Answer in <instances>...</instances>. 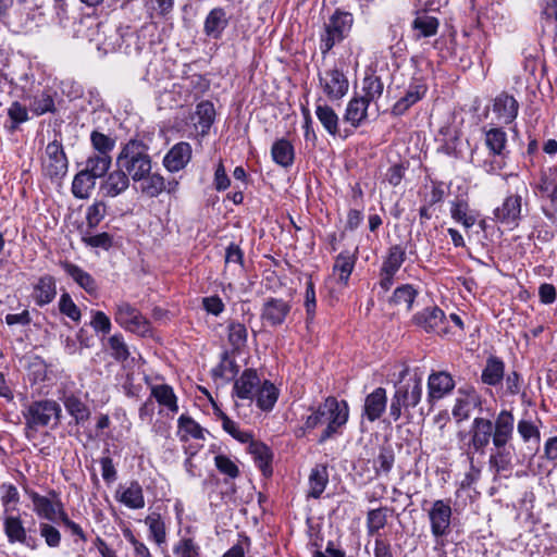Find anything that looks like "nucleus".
Here are the masks:
<instances>
[{
	"instance_id": "c756f323",
	"label": "nucleus",
	"mask_w": 557,
	"mask_h": 557,
	"mask_svg": "<svg viewBox=\"0 0 557 557\" xmlns=\"http://www.w3.org/2000/svg\"><path fill=\"white\" fill-rule=\"evenodd\" d=\"M387 396L386 389L376 387L364 399L363 412L367 419L371 422L380 419L386 409Z\"/></svg>"
},
{
	"instance_id": "de8ad7c7",
	"label": "nucleus",
	"mask_w": 557,
	"mask_h": 557,
	"mask_svg": "<svg viewBox=\"0 0 557 557\" xmlns=\"http://www.w3.org/2000/svg\"><path fill=\"white\" fill-rule=\"evenodd\" d=\"M29 108L37 116L54 112L55 106L51 90L45 89L35 95L29 102Z\"/></svg>"
},
{
	"instance_id": "b1692460",
	"label": "nucleus",
	"mask_w": 557,
	"mask_h": 557,
	"mask_svg": "<svg viewBox=\"0 0 557 557\" xmlns=\"http://www.w3.org/2000/svg\"><path fill=\"white\" fill-rule=\"evenodd\" d=\"M215 110L212 102L205 100L196 106V110L190 116L197 134L205 136L208 134L214 122Z\"/></svg>"
},
{
	"instance_id": "0e129e2a",
	"label": "nucleus",
	"mask_w": 557,
	"mask_h": 557,
	"mask_svg": "<svg viewBox=\"0 0 557 557\" xmlns=\"http://www.w3.org/2000/svg\"><path fill=\"white\" fill-rule=\"evenodd\" d=\"M107 214V205L103 201H96L87 208L86 222L88 228L97 227Z\"/></svg>"
},
{
	"instance_id": "a18cd8bd",
	"label": "nucleus",
	"mask_w": 557,
	"mask_h": 557,
	"mask_svg": "<svg viewBox=\"0 0 557 557\" xmlns=\"http://www.w3.org/2000/svg\"><path fill=\"white\" fill-rule=\"evenodd\" d=\"M315 115L324 129L331 136H336L338 134L339 117L333 108L327 104L318 103L315 107Z\"/></svg>"
},
{
	"instance_id": "4c0bfd02",
	"label": "nucleus",
	"mask_w": 557,
	"mask_h": 557,
	"mask_svg": "<svg viewBox=\"0 0 557 557\" xmlns=\"http://www.w3.org/2000/svg\"><path fill=\"white\" fill-rule=\"evenodd\" d=\"M3 531L10 543L26 544V530L18 516H12L4 513L3 518Z\"/></svg>"
},
{
	"instance_id": "9b49d317",
	"label": "nucleus",
	"mask_w": 557,
	"mask_h": 557,
	"mask_svg": "<svg viewBox=\"0 0 557 557\" xmlns=\"http://www.w3.org/2000/svg\"><path fill=\"white\" fill-rule=\"evenodd\" d=\"M431 533L440 542V539L450 532L453 510L449 499H437L432 504L429 512Z\"/></svg>"
},
{
	"instance_id": "603ef678",
	"label": "nucleus",
	"mask_w": 557,
	"mask_h": 557,
	"mask_svg": "<svg viewBox=\"0 0 557 557\" xmlns=\"http://www.w3.org/2000/svg\"><path fill=\"white\" fill-rule=\"evenodd\" d=\"M389 511L392 510L388 507L369 510L367 515V531L369 535L377 534L386 525Z\"/></svg>"
},
{
	"instance_id": "f03ea898",
	"label": "nucleus",
	"mask_w": 557,
	"mask_h": 557,
	"mask_svg": "<svg viewBox=\"0 0 557 557\" xmlns=\"http://www.w3.org/2000/svg\"><path fill=\"white\" fill-rule=\"evenodd\" d=\"M348 405L346 401H338L334 397H327L305 421L307 430L315 429L319 425H326L322 432L319 443L322 444L331 438L337 430L346 424L348 420Z\"/></svg>"
},
{
	"instance_id": "f8f14e48",
	"label": "nucleus",
	"mask_w": 557,
	"mask_h": 557,
	"mask_svg": "<svg viewBox=\"0 0 557 557\" xmlns=\"http://www.w3.org/2000/svg\"><path fill=\"white\" fill-rule=\"evenodd\" d=\"M521 211L522 195L518 191L507 195L502 205L494 209V221L512 230L520 223Z\"/></svg>"
},
{
	"instance_id": "39448f33",
	"label": "nucleus",
	"mask_w": 557,
	"mask_h": 557,
	"mask_svg": "<svg viewBox=\"0 0 557 557\" xmlns=\"http://www.w3.org/2000/svg\"><path fill=\"white\" fill-rule=\"evenodd\" d=\"M354 25V16L350 12L337 9L324 25L320 37V50L323 55L342 42L350 33Z\"/></svg>"
},
{
	"instance_id": "1a4fd4ad",
	"label": "nucleus",
	"mask_w": 557,
	"mask_h": 557,
	"mask_svg": "<svg viewBox=\"0 0 557 557\" xmlns=\"http://www.w3.org/2000/svg\"><path fill=\"white\" fill-rule=\"evenodd\" d=\"M322 91L330 101H339L348 92L349 82L344 72L336 66L319 73Z\"/></svg>"
},
{
	"instance_id": "0eeeda50",
	"label": "nucleus",
	"mask_w": 557,
	"mask_h": 557,
	"mask_svg": "<svg viewBox=\"0 0 557 557\" xmlns=\"http://www.w3.org/2000/svg\"><path fill=\"white\" fill-rule=\"evenodd\" d=\"M114 321L126 332L147 336L151 332L149 320L132 304L120 300L114 305Z\"/></svg>"
},
{
	"instance_id": "13d9d810",
	"label": "nucleus",
	"mask_w": 557,
	"mask_h": 557,
	"mask_svg": "<svg viewBox=\"0 0 557 557\" xmlns=\"http://www.w3.org/2000/svg\"><path fill=\"white\" fill-rule=\"evenodd\" d=\"M82 240L91 248L109 250L113 245V236L107 232L92 234L89 230L85 231Z\"/></svg>"
},
{
	"instance_id": "4468645a",
	"label": "nucleus",
	"mask_w": 557,
	"mask_h": 557,
	"mask_svg": "<svg viewBox=\"0 0 557 557\" xmlns=\"http://www.w3.org/2000/svg\"><path fill=\"white\" fill-rule=\"evenodd\" d=\"M456 386L453 375L446 371H432L428 377L426 401L431 408L451 394Z\"/></svg>"
},
{
	"instance_id": "2eb2a0df",
	"label": "nucleus",
	"mask_w": 557,
	"mask_h": 557,
	"mask_svg": "<svg viewBox=\"0 0 557 557\" xmlns=\"http://www.w3.org/2000/svg\"><path fill=\"white\" fill-rule=\"evenodd\" d=\"M446 321L444 311L437 306L426 307L412 317L414 325L423 329L426 333L440 335L448 333Z\"/></svg>"
},
{
	"instance_id": "f257e3e1",
	"label": "nucleus",
	"mask_w": 557,
	"mask_h": 557,
	"mask_svg": "<svg viewBox=\"0 0 557 557\" xmlns=\"http://www.w3.org/2000/svg\"><path fill=\"white\" fill-rule=\"evenodd\" d=\"M422 374L419 369L410 370L404 367L399 372L398 382L395 384V393L391 399L389 416L398 421L403 414L410 416L421 401L423 395Z\"/></svg>"
},
{
	"instance_id": "a878e982",
	"label": "nucleus",
	"mask_w": 557,
	"mask_h": 557,
	"mask_svg": "<svg viewBox=\"0 0 557 557\" xmlns=\"http://www.w3.org/2000/svg\"><path fill=\"white\" fill-rule=\"evenodd\" d=\"M519 110V103L513 96L502 92L494 99L493 111L499 121L505 124L512 123Z\"/></svg>"
},
{
	"instance_id": "f704fd0d",
	"label": "nucleus",
	"mask_w": 557,
	"mask_h": 557,
	"mask_svg": "<svg viewBox=\"0 0 557 557\" xmlns=\"http://www.w3.org/2000/svg\"><path fill=\"white\" fill-rule=\"evenodd\" d=\"M418 290L411 284H403L396 287L388 297L387 302L392 307L404 309L406 312L411 311Z\"/></svg>"
},
{
	"instance_id": "79ce46f5",
	"label": "nucleus",
	"mask_w": 557,
	"mask_h": 557,
	"mask_svg": "<svg viewBox=\"0 0 557 557\" xmlns=\"http://www.w3.org/2000/svg\"><path fill=\"white\" fill-rule=\"evenodd\" d=\"M356 264V256L348 250L342 251L335 259L333 273L338 275V281L347 285Z\"/></svg>"
},
{
	"instance_id": "774afa93",
	"label": "nucleus",
	"mask_w": 557,
	"mask_h": 557,
	"mask_svg": "<svg viewBox=\"0 0 557 557\" xmlns=\"http://www.w3.org/2000/svg\"><path fill=\"white\" fill-rule=\"evenodd\" d=\"M555 185H557V169L548 168L541 172L540 181L535 185V189L542 195H546Z\"/></svg>"
},
{
	"instance_id": "49530a36",
	"label": "nucleus",
	"mask_w": 557,
	"mask_h": 557,
	"mask_svg": "<svg viewBox=\"0 0 557 557\" xmlns=\"http://www.w3.org/2000/svg\"><path fill=\"white\" fill-rule=\"evenodd\" d=\"M249 453L252 456L258 468L261 469L264 475H270L272 454L267 445L261 442H251L249 445Z\"/></svg>"
},
{
	"instance_id": "bf43d9fd",
	"label": "nucleus",
	"mask_w": 557,
	"mask_h": 557,
	"mask_svg": "<svg viewBox=\"0 0 557 557\" xmlns=\"http://www.w3.org/2000/svg\"><path fill=\"white\" fill-rule=\"evenodd\" d=\"M60 312L71 319L73 322L78 323L82 319L81 309L73 301L71 295L69 293H63L60 296L58 304Z\"/></svg>"
},
{
	"instance_id": "a19ab883",
	"label": "nucleus",
	"mask_w": 557,
	"mask_h": 557,
	"mask_svg": "<svg viewBox=\"0 0 557 557\" xmlns=\"http://www.w3.org/2000/svg\"><path fill=\"white\" fill-rule=\"evenodd\" d=\"M505 363L502 359L491 356L482 371L481 380L484 384L495 386L504 379Z\"/></svg>"
},
{
	"instance_id": "e2e57ef3",
	"label": "nucleus",
	"mask_w": 557,
	"mask_h": 557,
	"mask_svg": "<svg viewBox=\"0 0 557 557\" xmlns=\"http://www.w3.org/2000/svg\"><path fill=\"white\" fill-rule=\"evenodd\" d=\"M395 462V455L392 448H381L377 457L374 459V469L377 474H388Z\"/></svg>"
},
{
	"instance_id": "8fccbe9b",
	"label": "nucleus",
	"mask_w": 557,
	"mask_h": 557,
	"mask_svg": "<svg viewBox=\"0 0 557 557\" xmlns=\"http://www.w3.org/2000/svg\"><path fill=\"white\" fill-rule=\"evenodd\" d=\"M406 260V249L401 245H393L387 251L380 270L396 274Z\"/></svg>"
},
{
	"instance_id": "20e7f679",
	"label": "nucleus",
	"mask_w": 557,
	"mask_h": 557,
	"mask_svg": "<svg viewBox=\"0 0 557 557\" xmlns=\"http://www.w3.org/2000/svg\"><path fill=\"white\" fill-rule=\"evenodd\" d=\"M62 409L58 401L49 398L29 403L22 410L25 430L37 432L41 428H55L60 423Z\"/></svg>"
},
{
	"instance_id": "dca6fc26",
	"label": "nucleus",
	"mask_w": 557,
	"mask_h": 557,
	"mask_svg": "<svg viewBox=\"0 0 557 557\" xmlns=\"http://www.w3.org/2000/svg\"><path fill=\"white\" fill-rule=\"evenodd\" d=\"M292 304L283 298L269 297L264 300L260 318L271 327L281 326L289 315Z\"/></svg>"
},
{
	"instance_id": "5701e85b",
	"label": "nucleus",
	"mask_w": 557,
	"mask_h": 557,
	"mask_svg": "<svg viewBox=\"0 0 557 557\" xmlns=\"http://www.w3.org/2000/svg\"><path fill=\"white\" fill-rule=\"evenodd\" d=\"M66 412L73 418L75 424L84 425L90 418L88 405L76 394H64L61 398Z\"/></svg>"
},
{
	"instance_id": "6ab92c4d",
	"label": "nucleus",
	"mask_w": 557,
	"mask_h": 557,
	"mask_svg": "<svg viewBox=\"0 0 557 557\" xmlns=\"http://www.w3.org/2000/svg\"><path fill=\"white\" fill-rule=\"evenodd\" d=\"M430 13H432V11L414 9V18L411 23V29L416 40L429 38L437 34L440 21Z\"/></svg>"
},
{
	"instance_id": "69168bd1",
	"label": "nucleus",
	"mask_w": 557,
	"mask_h": 557,
	"mask_svg": "<svg viewBox=\"0 0 557 557\" xmlns=\"http://www.w3.org/2000/svg\"><path fill=\"white\" fill-rule=\"evenodd\" d=\"M109 347L112 357L117 361H125L129 357V351L122 334H114L109 338Z\"/></svg>"
},
{
	"instance_id": "09e8293b",
	"label": "nucleus",
	"mask_w": 557,
	"mask_h": 557,
	"mask_svg": "<svg viewBox=\"0 0 557 557\" xmlns=\"http://www.w3.org/2000/svg\"><path fill=\"white\" fill-rule=\"evenodd\" d=\"M362 96H360L363 100H367L368 103L376 102L384 91V84L381 77L375 75L366 76L362 81Z\"/></svg>"
},
{
	"instance_id": "7ed1b4c3",
	"label": "nucleus",
	"mask_w": 557,
	"mask_h": 557,
	"mask_svg": "<svg viewBox=\"0 0 557 557\" xmlns=\"http://www.w3.org/2000/svg\"><path fill=\"white\" fill-rule=\"evenodd\" d=\"M116 168H121L134 183L145 178L152 170V159L149 146L139 139H129L125 143L116 157Z\"/></svg>"
},
{
	"instance_id": "cd10ccee",
	"label": "nucleus",
	"mask_w": 557,
	"mask_h": 557,
	"mask_svg": "<svg viewBox=\"0 0 557 557\" xmlns=\"http://www.w3.org/2000/svg\"><path fill=\"white\" fill-rule=\"evenodd\" d=\"M228 23L230 16L226 11L223 8H214L206 16L203 32L208 37L219 39Z\"/></svg>"
},
{
	"instance_id": "7c9ffc66",
	"label": "nucleus",
	"mask_w": 557,
	"mask_h": 557,
	"mask_svg": "<svg viewBox=\"0 0 557 557\" xmlns=\"http://www.w3.org/2000/svg\"><path fill=\"white\" fill-rule=\"evenodd\" d=\"M512 451L508 446H494L488 458L490 468L496 474H505L511 472L513 468Z\"/></svg>"
},
{
	"instance_id": "473e14b6",
	"label": "nucleus",
	"mask_w": 557,
	"mask_h": 557,
	"mask_svg": "<svg viewBox=\"0 0 557 557\" xmlns=\"http://www.w3.org/2000/svg\"><path fill=\"white\" fill-rule=\"evenodd\" d=\"M425 92V85L420 83L410 84L405 96L397 100L396 103L393 106L392 114L396 116L405 114L411 106H413L414 103L422 99Z\"/></svg>"
},
{
	"instance_id": "4d7b16f0",
	"label": "nucleus",
	"mask_w": 557,
	"mask_h": 557,
	"mask_svg": "<svg viewBox=\"0 0 557 557\" xmlns=\"http://www.w3.org/2000/svg\"><path fill=\"white\" fill-rule=\"evenodd\" d=\"M145 523L149 528L150 537L158 544L161 545L165 542L166 533L165 525L159 513H151L146 517Z\"/></svg>"
},
{
	"instance_id": "423d86ee",
	"label": "nucleus",
	"mask_w": 557,
	"mask_h": 557,
	"mask_svg": "<svg viewBox=\"0 0 557 557\" xmlns=\"http://www.w3.org/2000/svg\"><path fill=\"white\" fill-rule=\"evenodd\" d=\"M484 143L493 159L485 160L483 170L488 174H497L505 165L508 156L507 133L502 127H492L484 132Z\"/></svg>"
},
{
	"instance_id": "72a5a7b5",
	"label": "nucleus",
	"mask_w": 557,
	"mask_h": 557,
	"mask_svg": "<svg viewBox=\"0 0 557 557\" xmlns=\"http://www.w3.org/2000/svg\"><path fill=\"white\" fill-rule=\"evenodd\" d=\"M451 219L460 223L465 228H471L476 220L478 212L472 210L467 200L457 198L450 202Z\"/></svg>"
},
{
	"instance_id": "37998d69",
	"label": "nucleus",
	"mask_w": 557,
	"mask_h": 557,
	"mask_svg": "<svg viewBox=\"0 0 557 557\" xmlns=\"http://www.w3.org/2000/svg\"><path fill=\"white\" fill-rule=\"evenodd\" d=\"M257 406L263 411L273 409L278 398V389L270 381H264L256 392Z\"/></svg>"
},
{
	"instance_id": "5fc2aeb1",
	"label": "nucleus",
	"mask_w": 557,
	"mask_h": 557,
	"mask_svg": "<svg viewBox=\"0 0 557 557\" xmlns=\"http://www.w3.org/2000/svg\"><path fill=\"white\" fill-rule=\"evenodd\" d=\"M95 178L85 172H78L72 183V193L78 199H85L89 196L95 186Z\"/></svg>"
},
{
	"instance_id": "a211bd4d",
	"label": "nucleus",
	"mask_w": 557,
	"mask_h": 557,
	"mask_svg": "<svg viewBox=\"0 0 557 557\" xmlns=\"http://www.w3.org/2000/svg\"><path fill=\"white\" fill-rule=\"evenodd\" d=\"M482 399L481 396L473 389H458V396L455 399V405L451 410L453 417L456 419L458 423L468 420L471 416V412L481 407Z\"/></svg>"
},
{
	"instance_id": "58836bf2",
	"label": "nucleus",
	"mask_w": 557,
	"mask_h": 557,
	"mask_svg": "<svg viewBox=\"0 0 557 557\" xmlns=\"http://www.w3.org/2000/svg\"><path fill=\"white\" fill-rule=\"evenodd\" d=\"M271 156L276 164L283 168H289L295 159L294 146L285 138L277 139L272 145Z\"/></svg>"
},
{
	"instance_id": "bb28decb",
	"label": "nucleus",
	"mask_w": 557,
	"mask_h": 557,
	"mask_svg": "<svg viewBox=\"0 0 557 557\" xmlns=\"http://www.w3.org/2000/svg\"><path fill=\"white\" fill-rule=\"evenodd\" d=\"M115 497L129 509H141L146 504L143 487L137 481H132L127 486H120Z\"/></svg>"
},
{
	"instance_id": "ea45409f",
	"label": "nucleus",
	"mask_w": 557,
	"mask_h": 557,
	"mask_svg": "<svg viewBox=\"0 0 557 557\" xmlns=\"http://www.w3.org/2000/svg\"><path fill=\"white\" fill-rule=\"evenodd\" d=\"M329 483V472L325 465H317L309 475L308 497L319 498Z\"/></svg>"
},
{
	"instance_id": "c03bdc74",
	"label": "nucleus",
	"mask_w": 557,
	"mask_h": 557,
	"mask_svg": "<svg viewBox=\"0 0 557 557\" xmlns=\"http://www.w3.org/2000/svg\"><path fill=\"white\" fill-rule=\"evenodd\" d=\"M112 164L111 156L94 153L86 160V168L83 170L86 174H90L95 180L103 177Z\"/></svg>"
},
{
	"instance_id": "338daca9",
	"label": "nucleus",
	"mask_w": 557,
	"mask_h": 557,
	"mask_svg": "<svg viewBox=\"0 0 557 557\" xmlns=\"http://www.w3.org/2000/svg\"><path fill=\"white\" fill-rule=\"evenodd\" d=\"M173 552L180 557H201L200 547L189 537L182 539Z\"/></svg>"
},
{
	"instance_id": "9d476101",
	"label": "nucleus",
	"mask_w": 557,
	"mask_h": 557,
	"mask_svg": "<svg viewBox=\"0 0 557 557\" xmlns=\"http://www.w3.org/2000/svg\"><path fill=\"white\" fill-rule=\"evenodd\" d=\"M67 159L63 146L58 140L49 143L42 159L44 174L51 180L61 178L67 172Z\"/></svg>"
},
{
	"instance_id": "3c124183",
	"label": "nucleus",
	"mask_w": 557,
	"mask_h": 557,
	"mask_svg": "<svg viewBox=\"0 0 557 557\" xmlns=\"http://www.w3.org/2000/svg\"><path fill=\"white\" fill-rule=\"evenodd\" d=\"M178 436L182 442H186L188 436L197 440H203V429L189 416L182 414L177 420Z\"/></svg>"
},
{
	"instance_id": "6e6552de",
	"label": "nucleus",
	"mask_w": 557,
	"mask_h": 557,
	"mask_svg": "<svg viewBox=\"0 0 557 557\" xmlns=\"http://www.w3.org/2000/svg\"><path fill=\"white\" fill-rule=\"evenodd\" d=\"M469 435L470 440L465 445L466 455H484L491 441L493 442L492 420L482 417L474 418L470 425Z\"/></svg>"
},
{
	"instance_id": "c85d7f7f",
	"label": "nucleus",
	"mask_w": 557,
	"mask_h": 557,
	"mask_svg": "<svg viewBox=\"0 0 557 557\" xmlns=\"http://www.w3.org/2000/svg\"><path fill=\"white\" fill-rule=\"evenodd\" d=\"M64 272L87 294L96 295L98 293V284L96 280L77 264L69 261L61 262Z\"/></svg>"
},
{
	"instance_id": "ddd939ff",
	"label": "nucleus",
	"mask_w": 557,
	"mask_h": 557,
	"mask_svg": "<svg viewBox=\"0 0 557 557\" xmlns=\"http://www.w3.org/2000/svg\"><path fill=\"white\" fill-rule=\"evenodd\" d=\"M29 499L33 503V510L39 517L49 521H59L62 513L65 512L64 506L54 491L50 492V495L54 499H50L46 496L40 495L35 491L27 492Z\"/></svg>"
},
{
	"instance_id": "e433bc0d",
	"label": "nucleus",
	"mask_w": 557,
	"mask_h": 557,
	"mask_svg": "<svg viewBox=\"0 0 557 557\" xmlns=\"http://www.w3.org/2000/svg\"><path fill=\"white\" fill-rule=\"evenodd\" d=\"M145 178L139 180V191L149 198H157L165 188V178L158 172L150 170L149 174L144 175Z\"/></svg>"
},
{
	"instance_id": "f3484780",
	"label": "nucleus",
	"mask_w": 557,
	"mask_h": 557,
	"mask_svg": "<svg viewBox=\"0 0 557 557\" xmlns=\"http://www.w3.org/2000/svg\"><path fill=\"white\" fill-rule=\"evenodd\" d=\"M515 417L510 410H502L492 421L493 446H508L512 440Z\"/></svg>"
},
{
	"instance_id": "c9c22d12",
	"label": "nucleus",
	"mask_w": 557,
	"mask_h": 557,
	"mask_svg": "<svg viewBox=\"0 0 557 557\" xmlns=\"http://www.w3.org/2000/svg\"><path fill=\"white\" fill-rule=\"evenodd\" d=\"M370 103L361 97L351 98L346 107L344 121L349 123L354 128L359 127L368 116V108Z\"/></svg>"
},
{
	"instance_id": "393cba45",
	"label": "nucleus",
	"mask_w": 557,
	"mask_h": 557,
	"mask_svg": "<svg viewBox=\"0 0 557 557\" xmlns=\"http://www.w3.org/2000/svg\"><path fill=\"white\" fill-rule=\"evenodd\" d=\"M57 296V283L52 275L46 274L38 278L33 287L32 297L39 307H45L53 301Z\"/></svg>"
},
{
	"instance_id": "6e6d98bb",
	"label": "nucleus",
	"mask_w": 557,
	"mask_h": 557,
	"mask_svg": "<svg viewBox=\"0 0 557 557\" xmlns=\"http://www.w3.org/2000/svg\"><path fill=\"white\" fill-rule=\"evenodd\" d=\"M0 491L3 513H10L16 510V505L20 502V493L16 486L11 483H2L0 486Z\"/></svg>"
},
{
	"instance_id": "052dcab7",
	"label": "nucleus",
	"mask_w": 557,
	"mask_h": 557,
	"mask_svg": "<svg viewBox=\"0 0 557 557\" xmlns=\"http://www.w3.org/2000/svg\"><path fill=\"white\" fill-rule=\"evenodd\" d=\"M90 141L97 153L111 156V151L115 147V139L98 131H94L90 135Z\"/></svg>"
},
{
	"instance_id": "680f3d73",
	"label": "nucleus",
	"mask_w": 557,
	"mask_h": 557,
	"mask_svg": "<svg viewBox=\"0 0 557 557\" xmlns=\"http://www.w3.org/2000/svg\"><path fill=\"white\" fill-rule=\"evenodd\" d=\"M517 431L524 443L534 441L535 444H540L541 432L539 426L528 419H521L518 421Z\"/></svg>"
},
{
	"instance_id": "aec40b11",
	"label": "nucleus",
	"mask_w": 557,
	"mask_h": 557,
	"mask_svg": "<svg viewBox=\"0 0 557 557\" xmlns=\"http://www.w3.org/2000/svg\"><path fill=\"white\" fill-rule=\"evenodd\" d=\"M191 146L186 141L175 144L164 156L163 165L172 173L183 170L191 159Z\"/></svg>"
},
{
	"instance_id": "2f4dec72",
	"label": "nucleus",
	"mask_w": 557,
	"mask_h": 557,
	"mask_svg": "<svg viewBox=\"0 0 557 557\" xmlns=\"http://www.w3.org/2000/svg\"><path fill=\"white\" fill-rule=\"evenodd\" d=\"M153 401H157L160 407L168 409L171 413L178 411L177 397L174 389L169 384H153L150 385V396Z\"/></svg>"
},
{
	"instance_id": "864d4df0",
	"label": "nucleus",
	"mask_w": 557,
	"mask_h": 557,
	"mask_svg": "<svg viewBox=\"0 0 557 557\" xmlns=\"http://www.w3.org/2000/svg\"><path fill=\"white\" fill-rule=\"evenodd\" d=\"M248 337L247 327L238 321H232L227 325V338L234 350H240L246 346Z\"/></svg>"
},
{
	"instance_id": "412c9836",
	"label": "nucleus",
	"mask_w": 557,
	"mask_h": 557,
	"mask_svg": "<svg viewBox=\"0 0 557 557\" xmlns=\"http://www.w3.org/2000/svg\"><path fill=\"white\" fill-rule=\"evenodd\" d=\"M131 180L124 170L116 168L101 183L100 190L106 197H117L128 189Z\"/></svg>"
},
{
	"instance_id": "4be33fe9",
	"label": "nucleus",
	"mask_w": 557,
	"mask_h": 557,
	"mask_svg": "<svg viewBox=\"0 0 557 557\" xmlns=\"http://www.w3.org/2000/svg\"><path fill=\"white\" fill-rule=\"evenodd\" d=\"M260 385V377L256 370L246 369L233 386V396L239 399H252Z\"/></svg>"
}]
</instances>
